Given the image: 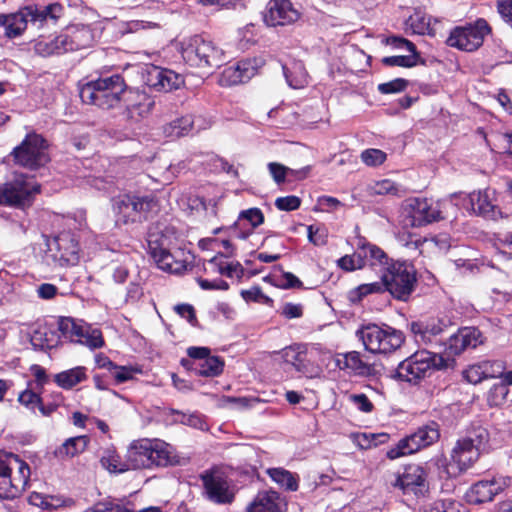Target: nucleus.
Wrapping results in <instances>:
<instances>
[{"label": "nucleus", "mask_w": 512, "mask_h": 512, "mask_svg": "<svg viewBox=\"0 0 512 512\" xmlns=\"http://www.w3.org/2000/svg\"><path fill=\"white\" fill-rule=\"evenodd\" d=\"M64 8L59 3H52L45 7L26 6L13 14H0V25L5 28L8 38L20 36L31 23L41 28L48 21L55 22L63 14Z\"/></svg>", "instance_id": "1"}, {"label": "nucleus", "mask_w": 512, "mask_h": 512, "mask_svg": "<svg viewBox=\"0 0 512 512\" xmlns=\"http://www.w3.org/2000/svg\"><path fill=\"white\" fill-rule=\"evenodd\" d=\"M125 87L123 77L116 74L87 82L81 86L79 95L84 103L109 110L121 107Z\"/></svg>", "instance_id": "2"}, {"label": "nucleus", "mask_w": 512, "mask_h": 512, "mask_svg": "<svg viewBox=\"0 0 512 512\" xmlns=\"http://www.w3.org/2000/svg\"><path fill=\"white\" fill-rule=\"evenodd\" d=\"M447 367L448 360L441 354L422 349L401 361L395 370L394 377L411 384H418L434 371Z\"/></svg>", "instance_id": "3"}, {"label": "nucleus", "mask_w": 512, "mask_h": 512, "mask_svg": "<svg viewBox=\"0 0 512 512\" xmlns=\"http://www.w3.org/2000/svg\"><path fill=\"white\" fill-rule=\"evenodd\" d=\"M131 469L166 467L174 463L171 447L164 441L141 439L131 443L126 453Z\"/></svg>", "instance_id": "4"}, {"label": "nucleus", "mask_w": 512, "mask_h": 512, "mask_svg": "<svg viewBox=\"0 0 512 512\" xmlns=\"http://www.w3.org/2000/svg\"><path fill=\"white\" fill-rule=\"evenodd\" d=\"M30 468L17 455L0 453V498L14 499L25 490Z\"/></svg>", "instance_id": "5"}, {"label": "nucleus", "mask_w": 512, "mask_h": 512, "mask_svg": "<svg viewBox=\"0 0 512 512\" xmlns=\"http://www.w3.org/2000/svg\"><path fill=\"white\" fill-rule=\"evenodd\" d=\"M112 202L117 225L142 223L157 206V201L151 194H123L113 198Z\"/></svg>", "instance_id": "6"}, {"label": "nucleus", "mask_w": 512, "mask_h": 512, "mask_svg": "<svg viewBox=\"0 0 512 512\" xmlns=\"http://www.w3.org/2000/svg\"><path fill=\"white\" fill-rule=\"evenodd\" d=\"M182 57L192 67H219L224 62V53L213 41L195 35L183 42Z\"/></svg>", "instance_id": "7"}, {"label": "nucleus", "mask_w": 512, "mask_h": 512, "mask_svg": "<svg viewBox=\"0 0 512 512\" xmlns=\"http://www.w3.org/2000/svg\"><path fill=\"white\" fill-rule=\"evenodd\" d=\"M384 291H388L395 299L406 301L412 294L417 283L415 267L407 262H392L381 276Z\"/></svg>", "instance_id": "8"}, {"label": "nucleus", "mask_w": 512, "mask_h": 512, "mask_svg": "<svg viewBox=\"0 0 512 512\" xmlns=\"http://www.w3.org/2000/svg\"><path fill=\"white\" fill-rule=\"evenodd\" d=\"M357 336L367 351L383 354L400 348L405 339L401 331L388 325L378 326L376 324L363 326L357 331Z\"/></svg>", "instance_id": "9"}, {"label": "nucleus", "mask_w": 512, "mask_h": 512, "mask_svg": "<svg viewBox=\"0 0 512 512\" xmlns=\"http://www.w3.org/2000/svg\"><path fill=\"white\" fill-rule=\"evenodd\" d=\"M47 148V141L41 135L30 133L13 149L11 155L16 164L35 170L50 161Z\"/></svg>", "instance_id": "10"}, {"label": "nucleus", "mask_w": 512, "mask_h": 512, "mask_svg": "<svg viewBox=\"0 0 512 512\" xmlns=\"http://www.w3.org/2000/svg\"><path fill=\"white\" fill-rule=\"evenodd\" d=\"M440 437L439 426L435 422L419 427L414 433L400 439L397 444L389 448L386 456L395 460L403 456L411 455L420 449L430 446Z\"/></svg>", "instance_id": "11"}, {"label": "nucleus", "mask_w": 512, "mask_h": 512, "mask_svg": "<svg viewBox=\"0 0 512 512\" xmlns=\"http://www.w3.org/2000/svg\"><path fill=\"white\" fill-rule=\"evenodd\" d=\"M40 185L33 177L20 174L13 181L0 186V205L23 208L31 205Z\"/></svg>", "instance_id": "12"}, {"label": "nucleus", "mask_w": 512, "mask_h": 512, "mask_svg": "<svg viewBox=\"0 0 512 512\" xmlns=\"http://www.w3.org/2000/svg\"><path fill=\"white\" fill-rule=\"evenodd\" d=\"M491 27L483 18H479L474 24L463 27H456L447 39L448 45L464 51H475L484 41L485 36L490 34Z\"/></svg>", "instance_id": "13"}, {"label": "nucleus", "mask_w": 512, "mask_h": 512, "mask_svg": "<svg viewBox=\"0 0 512 512\" xmlns=\"http://www.w3.org/2000/svg\"><path fill=\"white\" fill-rule=\"evenodd\" d=\"M48 250L59 266L76 265L79 261V241L70 231H63L48 242Z\"/></svg>", "instance_id": "14"}, {"label": "nucleus", "mask_w": 512, "mask_h": 512, "mask_svg": "<svg viewBox=\"0 0 512 512\" xmlns=\"http://www.w3.org/2000/svg\"><path fill=\"white\" fill-rule=\"evenodd\" d=\"M206 497L216 504H230L234 494L230 490L228 481L224 474L217 470H207L201 474Z\"/></svg>", "instance_id": "15"}, {"label": "nucleus", "mask_w": 512, "mask_h": 512, "mask_svg": "<svg viewBox=\"0 0 512 512\" xmlns=\"http://www.w3.org/2000/svg\"><path fill=\"white\" fill-rule=\"evenodd\" d=\"M405 210L410 218V224L414 227H421L443 218L439 204L428 199H409Z\"/></svg>", "instance_id": "16"}, {"label": "nucleus", "mask_w": 512, "mask_h": 512, "mask_svg": "<svg viewBox=\"0 0 512 512\" xmlns=\"http://www.w3.org/2000/svg\"><path fill=\"white\" fill-rule=\"evenodd\" d=\"M404 494H413L417 498L425 497L429 492L427 472L419 465H409L394 483Z\"/></svg>", "instance_id": "17"}, {"label": "nucleus", "mask_w": 512, "mask_h": 512, "mask_svg": "<svg viewBox=\"0 0 512 512\" xmlns=\"http://www.w3.org/2000/svg\"><path fill=\"white\" fill-rule=\"evenodd\" d=\"M265 64L262 57L248 58L224 69L220 82L223 85H237L249 81Z\"/></svg>", "instance_id": "18"}, {"label": "nucleus", "mask_w": 512, "mask_h": 512, "mask_svg": "<svg viewBox=\"0 0 512 512\" xmlns=\"http://www.w3.org/2000/svg\"><path fill=\"white\" fill-rule=\"evenodd\" d=\"M482 452L459 439L451 451V461L446 466L449 477H456L467 471L479 459Z\"/></svg>", "instance_id": "19"}, {"label": "nucleus", "mask_w": 512, "mask_h": 512, "mask_svg": "<svg viewBox=\"0 0 512 512\" xmlns=\"http://www.w3.org/2000/svg\"><path fill=\"white\" fill-rule=\"evenodd\" d=\"M484 343L481 331L476 327H462L451 335L445 343V352L449 356L460 355L467 349H475Z\"/></svg>", "instance_id": "20"}, {"label": "nucleus", "mask_w": 512, "mask_h": 512, "mask_svg": "<svg viewBox=\"0 0 512 512\" xmlns=\"http://www.w3.org/2000/svg\"><path fill=\"white\" fill-rule=\"evenodd\" d=\"M299 13L292 6L290 0H270L263 15L268 26H284L295 22Z\"/></svg>", "instance_id": "21"}, {"label": "nucleus", "mask_w": 512, "mask_h": 512, "mask_svg": "<svg viewBox=\"0 0 512 512\" xmlns=\"http://www.w3.org/2000/svg\"><path fill=\"white\" fill-rule=\"evenodd\" d=\"M121 106L125 107L130 118L145 117L151 112L154 100L145 92L126 85Z\"/></svg>", "instance_id": "22"}, {"label": "nucleus", "mask_w": 512, "mask_h": 512, "mask_svg": "<svg viewBox=\"0 0 512 512\" xmlns=\"http://www.w3.org/2000/svg\"><path fill=\"white\" fill-rule=\"evenodd\" d=\"M183 83L182 77L172 70L150 66L146 72V84L158 92H170Z\"/></svg>", "instance_id": "23"}, {"label": "nucleus", "mask_w": 512, "mask_h": 512, "mask_svg": "<svg viewBox=\"0 0 512 512\" xmlns=\"http://www.w3.org/2000/svg\"><path fill=\"white\" fill-rule=\"evenodd\" d=\"M148 249L151 257L160 269L175 274H180L186 270V262L163 247L157 240L150 238L148 240Z\"/></svg>", "instance_id": "24"}, {"label": "nucleus", "mask_w": 512, "mask_h": 512, "mask_svg": "<svg viewBox=\"0 0 512 512\" xmlns=\"http://www.w3.org/2000/svg\"><path fill=\"white\" fill-rule=\"evenodd\" d=\"M286 502L273 490L259 491L247 506V512H285Z\"/></svg>", "instance_id": "25"}, {"label": "nucleus", "mask_w": 512, "mask_h": 512, "mask_svg": "<svg viewBox=\"0 0 512 512\" xmlns=\"http://www.w3.org/2000/svg\"><path fill=\"white\" fill-rule=\"evenodd\" d=\"M61 35L62 38H65L66 52L89 47L93 42V34L90 28L85 25L69 27Z\"/></svg>", "instance_id": "26"}, {"label": "nucleus", "mask_w": 512, "mask_h": 512, "mask_svg": "<svg viewBox=\"0 0 512 512\" xmlns=\"http://www.w3.org/2000/svg\"><path fill=\"white\" fill-rule=\"evenodd\" d=\"M279 354L286 364L291 365L297 372L306 374L308 372L307 347L302 344H295L282 349Z\"/></svg>", "instance_id": "27"}, {"label": "nucleus", "mask_w": 512, "mask_h": 512, "mask_svg": "<svg viewBox=\"0 0 512 512\" xmlns=\"http://www.w3.org/2000/svg\"><path fill=\"white\" fill-rule=\"evenodd\" d=\"M87 436L71 437L58 446L53 454L59 460H67L84 452L88 446Z\"/></svg>", "instance_id": "28"}, {"label": "nucleus", "mask_w": 512, "mask_h": 512, "mask_svg": "<svg viewBox=\"0 0 512 512\" xmlns=\"http://www.w3.org/2000/svg\"><path fill=\"white\" fill-rule=\"evenodd\" d=\"M410 330L417 341L431 343L434 337L443 332L444 324L441 321H414L410 324Z\"/></svg>", "instance_id": "29"}, {"label": "nucleus", "mask_w": 512, "mask_h": 512, "mask_svg": "<svg viewBox=\"0 0 512 512\" xmlns=\"http://www.w3.org/2000/svg\"><path fill=\"white\" fill-rule=\"evenodd\" d=\"M335 365L340 370H349L358 375L367 374L370 370L357 351L338 354L335 358Z\"/></svg>", "instance_id": "30"}, {"label": "nucleus", "mask_w": 512, "mask_h": 512, "mask_svg": "<svg viewBox=\"0 0 512 512\" xmlns=\"http://www.w3.org/2000/svg\"><path fill=\"white\" fill-rule=\"evenodd\" d=\"M64 43L65 38L61 34L55 37H39L34 42V51L42 57L66 53Z\"/></svg>", "instance_id": "31"}, {"label": "nucleus", "mask_w": 512, "mask_h": 512, "mask_svg": "<svg viewBox=\"0 0 512 512\" xmlns=\"http://www.w3.org/2000/svg\"><path fill=\"white\" fill-rule=\"evenodd\" d=\"M468 204L473 213L484 216H494L495 205L491 202L487 191L472 192L468 195Z\"/></svg>", "instance_id": "32"}, {"label": "nucleus", "mask_w": 512, "mask_h": 512, "mask_svg": "<svg viewBox=\"0 0 512 512\" xmlns=\"http://www.w3.org/2000/svg\"><path fill=\"white\" fill-rule=\"evenodd\" d=\"M367 265L377 270L381 276L386 272L391 263L394 262L388 255L378 246L366 242Z\"/></svg>", "instance_id": "33"}, {"label": "nucleus", "mask_w": 512, "mask_h": 512, "mask_svg": "<svg viewBox=\"0 0 512 512\" xmlns=\"http://www.w3.org/2000/svg\"><path fill=\"white\" fill-rule=\"evenodd\" d=\"M493 484L490 480H482L475 483L467 492V499L473 504L490 502L496 496Z\"/></svg>", "instance_id": "34"}, {"label": "nucleus", "mask_w": 512, "mask_h": 512, "mask_svg": "<svg viewBox=\"0 0 512 512\" xmlns=\"http://www.w3.org/2000/svg\"><path fill=\"white\" fill-rule=\"evenodd\" d=\"M466 443L470 446L477 448L479 451H485L489 439L490 434L488 429L479 423H473L466 431V434L463 438Z\"/></svg>", "instance_id": "35"}, {"label": "nucleus", "mask_w": 512, "mask_h": 512, "mask_svg": "<svg viewBox=\"0 0 512 512\" xmlns=\"http://www.w3.org/2000/svg\"><path fill=\"white\" fill-rule=\"evenodd\" d=\"M87 379L86 368L77 366L72 369L62 371L54 376L56 384L63 389H72L77 384Z\"/></svg>", "instance_id": "36"}, {"label": "nucleus", "mask_w": 512, "mask_h": 512, "mask_svg": "<svg viewBox=\"0 0 512 512\" xmlns=\"http://www.w3.org/2000/svg\"><path fill=\"white\" fill-rule=\"evenodd\" d=\"M268 169L271 176L273 177L274 181L277 184L283 183L285 181L286 176H291L298 180L304 179L307 177L310 171L309 166H306L299 170H294L276 162L269 163Z\"/></svg>", "instance_id": "37"}, {"label": "nucleus", "mask_w": 512, "mask_h": 512, "mask_svg": "<svg viewBox=\"0 0 512 512\" xmlns=\"http://www.w3.org/2000/svg\"><path fill=\"white\" fill-rule=\"evenodd\" d=\"M194 121L191 116L177 118L163 127L167 137L179 138L188 134L193 128Z\"/></svg>", "instance_id": "38"}, {"label": "nucleus", "mask_w": 512, "mask_h": 512, "mask_svg": "<svg viewBox=\"0 0 512 512\" xmlns=\"http://www.w3.org/2000/svg\"><path fill=\"white\" fill-rule=\"evenodd\" d=\"M267 473L280 487L288 491H296L298 489V477L292 472L283 468H270L267 470Z\"/></svg>", "instance_id": "39"}, {"label": "nucleus", "mask_w": 512, "mask_h": 512, "mask_svg": "<svg viewBox=\"0 0 512 512\" xmlns=\"http://www.w3.org/2000/svg\"><path fill=\"white\" fill-rule=\"evenodd\" d=\"M224 361L217 356H208L194 367L196 374L204 377H216L223 372Z\"/></svg>", "instance_id": "40"}, {"label": "nucleus", "mask_w": 512, "mask_h": 512, "mask_svg": "<svg viewBox=\"0 0 512 512\" xmlns=\"http://www.w3.org/2000/svg\"><path fill=\"white\" fill-rule=\"evenodd\" d=\"M283 73L290 87L298 89L307 84V73L301 62L293 64V71L286 65L282 66Z\"/></svg>", "instance_id": "41"}, {"label": "nucleus", "mask_w": 512, "mask_h": 512, "mask_svg": "<svg viewBox=\"0 0 512 512\" xmlns=\"http://www.w3.org/2000/svg\"><path fill=\"white\" fill-rule=\"evenodd\" d=\"M101 464L110 472L123 473L130 470L129 461H122L120 456L112 450H106L105 454L101 457Z\"/></svg>", "instance_id": "42"}, {"label": "nucleus", "mask_w": 512, "mask_h": 512, "mask_svg": "<svg viewBox=\"0 0 512 512\" xmlns=\"http://www.w3.org/2000/svg\"><path fill=\"white\" fill-rule=\"evenodd\" d=\"M461 504L451 499H437L424 503L421 512H461Z\"/></svg>", "instance_id": "43"}, {"label": "nucleus", "mask_w": 512, "mask_h": 512, "mask_svg": "<svg viewBox=\"0 0 512 512\" xmlns=\"http://www.w3.org/2000/svg\"><path fill=\"white\" fill-rule=\"evenodd\" d=\"M58 330L65 339L77 342L78 336H82V325L77 324L72 318L61 317L58 320Z\"/></svg>", "instance_id": "44"}, {"label": "nucleus", "mask_w": 512, "mask_h": 512, "mask_svg": "<svg viewBox=\"0 0 512 512\" xmlns=\"http://www.w3.org/2000/svg\"><path fill=\"white\" fill-rule=\"evenodd\" d=\"M82 336H78L77 343L84 344L91 349L101 348L104 345L102 333L99 329L82 325Z\"/></svg>", "instance_id": "45"}, {"label": "nucleus", "mask_w": 512, "mask_h": 512, "mask_svg": "<svg viewBox=\"0 0 512 512\" xmlns=\"http://www.w3.org/2000/svg\"><path fill=\"white\" fill-rule=\"evenodd\" d=\"M384 292L382 282L361 284L348 293V299L353 303L360 302L365 296L373 293Z\"/></svg>", "instance_id": "46"}, {"label": "nucleus", "mask_w": 512, "mask_h": 512, "mask_svg": "<svg viewBox=\"0 0 512 512\" xmlns=\"http://www.w3.org/2000/svg\"><path fill=\"white\" fill-rule=\"evenodd\" d=\"M418 53H411L410 55L389 56L382 59V63L386 66H399L411 68L417 64Z\"/></svg>", "instance_id": "47"}, {"label": "nucleus", "mask_w": 512, "mask_h": 512, "mask_svg": "<svg viewBox=\"0 0 512 512\" xmlns=\"http://www.w3.org/2000/svg\"><path fill=\"white\" fill-rule=\"evenodd\" d=\"M209 263L217 266L218 273L227 277H233L234 275L241 277L243 275V267L239 262H231L223 265L222 263H218V256H214Z\"/></svg>", "instance_id": "48"}, {"label": "nucleus", "mask_w": 512, "mask_h": 512, "mask_svg": "<svg viewBox=\"0 0 512 512\" xmlns=\"http://www.w3.org/2000/svg\"><path fill=\"white\" fill-rule=\"evenodd\" d=\"M238 221H247L252 228H257L264 223V214L259 208H249L239 213Z\"/></svg>", "instance_id": "49"}, {"label": "nucleus", "mask_w": 512, "mask_h": 512, "mask_svg": "<svg viewBox=\"0 0 512 512\" xmlns=\"http://www.w3.org/2000/svg\"><path fill=\"white\" fill-rule=\"evenodd\" d=\"M463 377L471 384H478L485 379L483 361L470 365L463 371Z\"/></svg>", "instance_id": "50"}, {"label": "nucleus", "mask_w": 512, "mask_h": 512, "mask_svg": "<svg viewBox=\"0 0 512 512\" xmlns=\"http://www.w3.org/2000/svg\"><path fill=\"white\" fill-rule=\"evenodd\" d=\"M241 296L247 302L252 301V302H257V303H262V304H271L272 303V299L270 297H268L267 295H265L262 292L261 288L258 286H254L247 290H242Z\"/></svg>", "instance_id": "51"}, {"label": "nucleus", "mask_w": 512, "mask_h": 512, "mask_svg": "<svg viewBox=\"0 0 512 512\" xmlns=\"http://www.w3.org/2000/svg\"><path fill=\"white\" fill-rule=\"evenodd\" d=\"M387 439H388V435L385 433L378 434V435H375V434L367 435V434L363 433V434H359L356 436L357 444L362 449H368L372 445L376 446L378 443H384L387 441Z\"/></svg>", "instance_id": "52"}, {"label": "nucleus", "mask_w": 512, "mask_h": 512, "mask_svg": "<svg viewBox=\"0 0 512 512\" xmlns=\"http://www.w3.org/2000/svg\"><path fill=\"white\" fill-rule=\"evenodd\" d=\"M408 85V81L403 78H396L389 82L378 85V91L382 94H393L404 91Z\"/></svg>", "instance_id": "53"}, {"label": "nucleus", "mask_w": 512, "mask_h": 512, "mask_svg": "<svg viewBox=\"0 0 512 512\" xmlns=\"http://www.w3.org/2000/svg\"><path fill=\"white\" fill-rule=\"evenodd\" d=\"M361 159L368 166H377L386 160V154L379 149H367L361 153Z\"/></svg>", "instance_id": "54"}, {"label": "nucleus", "mask_w": 512, "mask_h": 512, "mask_svg": "<svg viewBox=\"0 0 512 512\" xmlns=\"http://www.w3.org/2000/svg\"><path fill=\"white\" fill-rule=\"evenodd\" d=\"M308 239L316 246H323L327 243L328 233L325 228L310 225L307 228Z\"/></svg>", "instance_id": "55"}, {"label": "nucleus", "mask_w": 512, "mask_h": 512, "mask_svg": "<svg viewBox=\"0 0 512 512\" xmlns=\"http://www.w3.org/2000/svg\"><path fill=\"white\" fill-rule=\"evenodd\" d=\"M372 191L374 194L378 195H397L399 192V187L393 181L384 179L375 183L372 187Z\"/></svg>", "instance_id": "56"}, {"label": "nucleus", "mask_w": 512, "mask_h": 512, "mask_svg": "<svg viewBox=\"0 0 512 512\" xmlns=\"http://www.w3.org/2000/svg\"><path fill=\"white\" fill-rule=\"evenodd\" d=\"M300 204V198L294 195L279 197L275 201V206L281 211L296 210L300 207Z\"/></svg>", "instance_id": "57"}, {"label": "nucleus", "mask_w": 512, "mask_h": 512, "mask_svg": "<svg viewBox=\"0 0 512 512\" xmlns=\"http://www.w3.org/2000/svg\"><path fill=\"white\" fill-rule=\"evenodd\" d=\"M40 390L33 391V390H25L19 395V402L26 407L34 410L35 407L38 406L40 403L41 397H40Z\"/></svg>", "instance_id": "58"}, {"label": "nucleus", "mask_w": 512, "mask_h": 512, "mask_svg": "<svg viewBox=\"0 0 512 512\" xmlns=\"http://www.w3.org/2000/svg\"><path fill=\"white\" fill-rule=\"evenodd\" d=\"M385 43L395 49H406L410 53H417L414 43L401 36H390L386 38Z\"/></svg>", "instance_id": "59"}, {"label": "nucleus", "mask_w": 512, "mask_h": 512, "mask_svg": "<svg viewBox=\"0 0 512 512\" xmlns=\"http://www.w3.org/2000/svg\"><path fill=\"white\" fill-rule=\"evenodd\" d=\"M349 400L364 413H370L374 409L373 403L365 394H351Z\"/></svg>", "instance_id": "60"}, {"label": "nucleus", "mask_w": 512, "mask_h": 512, "mask_svg": "<svg viewBox=\"0 0 512 512\" xmlns=\"http://www.w3.org/2000/svg\"><path fill=\"white\" fill-rule=\"evenodd\" d=\"M485 379L498 378L504 371V363L502 361H483Z\"/></svg>", "instance_id": "61"}, {"label": "nucleus", "mask_w": 512, "mask_h": 512, "mask_svg": "<svg viewBox=\"0 0 512 512\" xmlns=\"http://www.w3.org/2000/svg\"><path fill=\"white\" fill-rule=\"evenodd\" d=\"M366 241L360 240L357 244L356 251L350 255L354 264L358 269H362L367 265Z\"/></svg>", "instance_id": "62"}, {"label": "nucleus", "mask_w": 512, "mask_h": 512, "mask_svg": "<svg viewBox=\"0 0 512 512\" xmlns=\"http://www.w3.org/2000/svg\"><path fill=\"white\" fill-rule=\"evenodd\" d=\"M180 422L184 425L199 429V430H205L207 429V424L202 418L200 414L193 413V414H181Z\"/></svg>", "instance_id": "63"}, {"label": "nucleus", "mask_w": 512, "mask_h": 512, "mask_svg": "<svg viewBox=\"0 0 512 512\" xmlns=\"http://www.w3.org/2000/svg\"><path fill=\"white\" fill-rule=\"evenodd\" d=\"M47 336L46 331L36 330L31 336V344L40 350L52 348L53 344Z\"/></svg>", "instance_id": "64"}]
</instances>
